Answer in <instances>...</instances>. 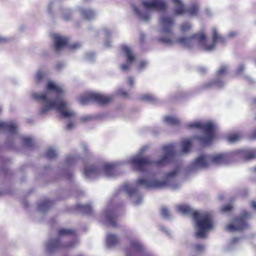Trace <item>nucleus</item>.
Listing matches in <instances>:
<instances>
[{"instance_id":"1","label":"nucleus","mask_w":256,"mask_h":256,"mask_svg":"<svg viewBox=\"0 0 256 256\" xmlns=\"http://www.w3.org/2000/svg\"><path fill=\"white\" fill-rule=\"evenodd\" d=\"M180 170L179 167H176L172 171L166 174L162 180L156 178L152 172H146L142 178H139L136 180L135 186L126 183L119 188L118 194L123 192L130 198L134 205L138 206L142 202V197L140 193V188L142 187L149 190L164 188H170L173 190H176L180 188V184L176 180V177Z\"/></svg>"},{"instance_id":"2","label":"nucleus","mask_w":256,"mask_h":256,"mask_svg":"<svg viewBox=\"0 0 256 256\" xmlns=\"http://www.w3.org/2000/svg\"><path fill=\"white\" fill-rule=\"evenodd\" d=\"M65 90L52 82H48L46 90L40 93L32 92V98L40 102L42 108L39 111L40 116H44L52 108H55L64 118H68L75 116L70 110L68 104L62 100Z\"/></svg>"},{"instance_id":"3","label":"nucleus","mask_w":256,"mask_h":256,"mask_svg":"<svg viewBox=\"0 0 256 256\" xmlns=\"http://www.w3.org/2000/svg\"><path fill=\"white\" fill-rule=\"evenodd\" d=\"M174 24L173 18L166 14L160 16V28L158 32L162 36L158 38V42L166 44H178L186 48H190L198 43L203 49V44L206 40V36L204 34L198 32L188 37L176 38L172 30Z\"/></svg>"},{"instance_id":"4","label":"nucleus","mask_w":256,"mask_h":256,"mask_svg":"<svg viewBox=\"0 0 256 256\" xmlns=\"http://www.w3.org/2000/svg\"><path fill=\"white\" fill-rule=\"evenodd\" d=\"M177 211L184 214L192 215L198 228L195 234L197 238H204L206 236L207 232L213 228L212 214L208 212L194 211L188 204L178 205Z\"/></svg>"},{"instance_id":"5","label":"nucleus","mask_w":256,"mask_h":256,"mask_svg":"<svg viewBox=\"0 0 256 256\" xmlns=\"http://www.w3.org/2000/svg\"><path fill=\"white\" fill-rule=\"evenodd\" d=\"M148 148L147 146H142L139 150L138 154L133 156L130 160V162L138 171H144V168L152 164H155L157 166H164L170 163L174 157V145L172 144L162 146L164 154L160 158L156 161H152L148 156H141Z\"/></svg>"},{"instance_id":"6","label":"nucleus","mask_w":256,"mask_h":256,"mask_svg":"<svg viewBox=\"0 0 256 256\" xmlns=\"http://www.w3.org/2000/svg\"><path fill=\"white\" fill-rule=\"evenodd\" d=\"M209 165L229 164L232 160L240 158L244 161L256 158V148H242L234 150L229 153L207 155Z\"/></svg>"},{"instance_id":"7","label":"nucleus","mask_w":256,"mask_h":256,"mask_svg":"<svg viewBox=\"0 0 256 256\" xmlns=\"http://www.w3.org/2000/svg\"><path fill=\"white\" fill-rule=\"evenodd\" d=\"M140 3L146 10H141L134 4H132V6L134 13L138 19L144 22H148L151 18L148 10L154 9L165 11L167 8V4L164 0H152L149 2L142 0Z\"/></svg>"},{"instance_id":"8","label":"nucleus","mask_w":256,"mask_h":256,"mask_svg":"<svg viewBox=\"0 0 256 256\" xmlns=\"http://www.w3.org/2000/svg\"><path fill=\"white\" fill-rule=\"evenodd\" d=\"M116 162L104 164L96 163L88 164L84 168V174L86 178L90 180H94L99 176H104L108 178L114 176L113 172Z\"/></svg>"},{"instance_id":"9","label":"nucleus","mask_w":256,"mask_h":256,"mask_svg":"<svg viewBox=\"0 0 256 256\" xmlns=\"http://www.w3.org/2000/svg\"><path fill=\"white\" fill-rule=\"evenodd\" d=\"M186 126L190 129H200L204 131L205 134L204 136H196V138L203 146L209 145L214 137V132L216 128V126L212 122H208L204 124L194 122L188 124Z\"/></svg>"},{"instance_id":"10","label":"nucleus","mask_w":256,"mask_h":256,"mask_svg":"<svg viewBox=\"0 0 256 256\" xmlns=\"http://www.w3.org/2000/svg\"><path fill=\"white\" fill-rule=\"evenodd\" d=\"M0 130L8 133L6 144L8 148H12L14 140L19 136L17 133L16 123L12 120L6 122H0Z\"/></svg>"},{"instance_id":"11","label":"nucleus","mask_w":256,"mask_h":256,"mask_svg":"<svg viewBox=\"0 0 256 256\" xmlns=\"http://www.w3.org/2000/svg\"><path fill=\"white\" fill-rule=\"evenodd\" d=\"M112 99V96H107L96 92H90L80 96L78 101L82 105H86L90 102H95L100 104H105L111 102Z\"/></svg>"},{"instance_id":"12","label":"nucleus","mask_w":256,"mask_h":256,"mask_svg":"<svg viewBox=\"0 0 256 256\" xmlns=\"http://www.w3.org/2000/svg\"><path fill=\"white\" fill-rule=\"evenodd\" d=\"M228 69V66L227 65H221L217 71L215 79L202 86V90H208L212 88L218 89L222 88L225 85V82L222 80V77L226 74Z\"/></svg>"},{"instance_id":"13","label":"nucleus","mask_w":256,"mask_h":256,"mask_svg":"<svg viewBox=\"0 0 256 256\" xmlns=\"http://www.w3.org/2000/svg\"><path fill=\"white\" fill-rule=\"evenodd\" d=\"M76 244V241L70 242L68 244H64L60 238H50L46 242L45 247L47 253L51 254L63 248L74 247Z\"/></svg>"},{"instance_id":"14","label":"nucleus","mask_w":256,"mask_h":256,"mask_svg":"<svg viewBox=\"0 0 256 256\" xmlns=\"http://www.w3.org/2000/svg\"><path fill=\"white\" fill-rule=\"evenodd\" d=\"M251 214L246 210H243L241 216L234 218L231 224L226 226L228 230L234 232L236 230L242 231L248 228L246 219L250 218Z\"/></svg>"},{"instance_id":"15","label":"nucleus","mask_w":256,"mask_h":256,"mask_svg":"<svg viewBox=\"0 0 256 256\" xmlns=\"http://www.w3.org/2000/svg\"><path fill=\"white\" fill-rule=\"evenodd\" d=\"M130 244V248L126 249L127 256H132L134 254H138L140 256H154L152 254L146 250L143 244L138 240H132Z\"/></svg>"},{"instance_id":"16","label":"nucleus","mask_w":256,"mask_h":256,"mask_svg":"<svg viewBox=\"0 0 256 256\" xmlns=\"http://www.w3.org/2000/svg\"><path fill=\"white\" fill-rule=\"evenodd\" d=\"M207 155H202L196 158L187 168L188 173H194L205 170L209 166Z\"/></svg>"},{"instance_id":"17","label":"nucleus","mask_w":256,"mask_h":256,"mask_svg":"<svg viewBox=\"0 0 256 256\" xmlns=\"http://www.w3.org/2000/svg\"><path fill=\"white\" fill-rule=\"evenodd\" d=\"M212 42L210 44H207L206 43V40L203 44V50L210 52L212 51L216 48V43H220L222 44H226V41L224 37L220 34L216 28H212Z\"/></svg>"},{"instance_id":"18","label":"nucleus","mask_w":256,"mask_h":256,"mask_svg":"<svg viewBox=\"0 0 256 256\" xmlns=\"http://www.w3.org/2000/svg\"><path fill=\"white\" fill-rule=\"evenodd\" d=\"M106 222L112 227L118 226V214L112 205L111 201L109 202L104 212Z\"/></svg>"},{"instance_id":"19","label":"nucleus","mask_w":256,"mask_h":256,"mask_svg":"<svg viewBox=\"0 0 256 256\" xmlns=\"http://www.w3.org/2000/svg\"><path fill=\"white\" fill-rule=\"evenodd\" d=\"M79 155H68L66 156L64 163V170H62V174L65 178L68 180H73L74 175L72 172L68 169V167L74 164L77 160L80 159Z\"/></svg>"},{"instance_id":"20","label":"nucleus","mask_w":256,"mask_h":256,"mask_svg":"<svg viewBox=\"0 0 256 256\" xmlns=\"http://www.w3.org/2000/svg\"><path fill=\"white\" fill-rule=\"evenodd\" d=\"M122 50L123 54L126 58L127 62L122 64L120 68L122 70L127 71L130 69L131 64L136 60V57L130 48L126 45L122 46Z\"/></svg>"},{"instance_id":"21","label":"nucleus","mask_w":256,"mask_h":256,"mask_svg":"<svg viewBox=\"0 0 256 256\" xmlns=\"http://www.w3.org/2000/svg\"><path fill=\"white\" fill-rule=\"evenodd\" d=\"M53 38L54 42V50L56 53H58L60 51L67 46L68 39L66 37L57 34H54Z\"/></svg>"},{"instance_id":"22","label":"nucleus","mask_w":256,"mask_h":256,"mask_svg":"<svg viewBox=\"0 0 256 256\" xmlns=\"http://www.w3.org/2000/svg\"><path fill=\"white\" fill-rule=\"evenodd\" d=\"M78 10L82 18L87 21H91L96 17V14L92 9L80 8Z\"/></svg>"},{"instance_id":"23","label":"nucleus","mask_w":256,"mask_h":256,"mask_svg":"<svg viewBox=\"0 0 256 256\" xmlns=\"http://www.w3.org/2000/svg\"><path fill=\"white\" fill-rule=\"evenodd\" d=\"M176 4L174 10V14L175 16H180L185 13V8L182 0H172Z\"/></svg>"},{"instance_id":"24","label":"nucleus","mask_w":256,"mask_h":256,"mask_svg":"<svg viewBox=\"0 0 256 256\" xmlns=\"http://www.w3.org/2000/svg\"><path fill=\"white\" fill-rule=\"evenodd\" d=\"M52 205V202L50 200H46L40 202L38 206V210L41 213L47 212Z\"/></svg>"},{"instance_id":"25","label":"nucleus","mask_w":256,"mask_h":256,"mask_svg":"<svg viewBox=\"0 0 256 256\" xmlns=\"http://www.w3.org/2000/svg\"><path fill=\"white\" fill-rule=\"evenodd\" d=\"M245 70V66L244 64H240L238 66L236 69V74L238 76H242L250 84H253L254 82V80H253L250 76L244 74H242V72Z\"/></svg>"},{"instance_id":"26","label":"nucleus","mask_w":256,"mask_h":256,"mask_svg":"<svg viewBox=\"0 0 256 256\" xmlns=\"http://www.w3.org/2000/svg\"><path fill=\"white\" fill-rule=\"evenodd\" d=\"M106 242L107 247L110 248L118 244V238L117 235L109 233L107 234Z\"/></svg>"},{"instance_id":"27","label":"nucleus","mask_w":256,"mask_h":256,"mask_svg":"<svg viewBox=\"0 0 256 256\" xmlns=\"http://www.w3.org/2000/svg\"><path fill=\"white\" fill-rule=\"evenodd\" d=\"M198 5L194 3L185 8V13L190 16H196L198 14Z\"/></svg>"},{"instance_id":"28","label":"nucleus","mask_w":256,"mask_h":256,"mask_svg":"<svg viewBox=\"0 0 256 256\" xmlns=\"http://www.w3.org/2000/svg\"><path fill=\"white\" fill-rule=\"evenodd\" d=\"M164 122L167 124L176 126L180 124V120L178 118L172 116H168L164 118Z\"/></svg>"},{"instance_id":"29","label":"nucleus","mask_w":256,"mask_h":256,"mask_svg":"<svg viewBox=\"0 0 256 256\" xmlns=\"http://www.w3.org/2000/svg\"><path fill=\"white\" fill-rule=\"evenodd\" d=\"M78 210L84 214H90L92 212V207L89 204H78L76 206Z\"/></svg>"},{"instance_id":"30","label":"nucleus","mask_w":256,"mask_h":256,"mask_svg":"<svg viewBox=\"0 0 256 256\" xmlns=\"http://www.w3.org/2000/svg\"><path fill=\"white\" fill-rule=\"evenodd\" d=\"M75 230L72 228H61L58 231V236L60 238L74 234Z\"/></svg>"},{"instance_id":"31","label":"nucleus","mask_w":256,"mask_h":256,"mask_svg":"<svg viewBox=\"0 0 256 256\" xmlns=\"http://www.w3.org/2000/svg\"><path fill=\"white\" fill-rule=\"evenodd\" d=\"M182 154H186L189 152L190 148L192 146V142L190 140H183L182 142Z\"/></svg>"},{"instance_id":"32","label":"nucleus","mask_w":256,"mask_h":256,"mask_svg":"<svg viewBox=\"0 0 256 256\" xmlns=\"http://www.w3.org/2000/svg\"><path fill=\"white\" fill-rule=\"evenodd\" d=\"M62 14L64 20H70L73 14V11L70 8H61Z\"/></svg>"},{"instance_id":"33","label":"nucleus","mask_w":256,"mask_h":256,"mask_svg":"<svg viewBox=\"0 0 256 256\" xmlns=\"http://www.w3.org/2000/svg\"><path fill=\"white\" fill-rule=\"evenodd\" d=\"M140 99L151 104H156L157 102L156 98L148 94L141 95Z\"/></svg>"},{"instance_id":"34","label":"nucleus","mask_w":256,"mask_h":256,"mask_svg":"<svg viewBox=\"0 0 256 256\" xmlns=\"http://www.w3.org/2000/svg\"><path fill=\"white\" fill-rule=\"evenodd\" d=\"M22 143L24 148L28 149H32L34 144L32 139L30 137H24L22 138Z\"/></svg>"},{"instance_id":"35","label":"nucleus","mask_w":256,"mask_h":256,"mask_svg":"<svg viewBox=\"0 0 256 256\" xmlns=\"http://www.w3.org/2000/svg\"><path fill=\"white\" fill-rule=\"evenodd\" d=\"M206 250V246L203 244H195L192 246V250L193 252L196 254H201Z\"/></svg>"},{"instance_id":"36","label":"nucleus","mask_w":256,"mask_h":256,"mask_svg":"<svg viewBox=\"0 0 256 256\" xmlns=\"http://www.w3.org/2000/svg\"><path fill=\"white\" fill-rule=\"evenodd\" d=\"M46 72H42V70L39 69L36 73L35 74V81L37 84L40 83L46 75Z\"/></svg>"},{"instance_id":"37","label":"nucleus","mask_w":256,"mask_h":256,"mask_svg":"<svg viewBox=\"0 0 256 256\" xmlns=\"http://www.w3.org/2000/svg\"><path fill=\"white\" fill-rule=\"evenodd\" d=\"M46 156L48 159H54L57 156L56 150L54 148H49L46 152Z\"/></svg>"},{"instance_id":"38","label":"nucleus","mask_w":256,"mask_h":256,"mask_svg":"<svg viewBox=\"0 0 256 256\" xmlns=\"http://www.w3.org/2000/svg\"><path fill=\"white\" fill-rule=\"evenodd\" d=\"M160 214L166 220H169L170 219V212L166 207H162L160 210Z\"/></svg>"},{"instance_id":"39","label":"nucleus","mask_w":256,"mask_h":256,"mask_svg":"<svg viewBox=\"0 0 256 256\" xmlns=\"http://www.w3.org/2000/svg\"><path fill=\"white\" fill-rule=\"evenodd\" d=\"M95 58V54L93 52H88L84 55V59L90 62H94Z\"/></svg>"},{"instance_id":"40","label":"nucleus","mask_w":256,"mask_h":256,"mask_svg":"<svg viewBox=\"0 0 256 256\" xmlns=\"http://www.w3.org/2000/svg\"><path fill=\"white\" fill-rule=\"evenodd\" d=\"M192 28V26L190 22H185L181 25L180 30L182 32H185L191 29Z\"/></svg>"},{"instance_id":"41","label":"nucleus","mask_w":256,"mask_h":256,"mask_svg":"<svg viewBox=\"0 0 256 256\" xmlns=\"http://www.w3.org/2000/svg\"><path fill=\"white\" fill-rule=\"evenodd\" d=\"M240 135L239 134H234L232 136H230L228 138V140L230 142L234 143L235 142H236L239 140L240 138Z\"/></svg>"},{"instance_id":"42","label":"nucleus","mask_w":256,"mask_h":256,"mask_svg":"<svg viewBox=\"0 0 256 256\" xmlns=\"http://www.w3.org/2000/svg\"><path fill=\"white\" fill-rule=\"evenodd\" d=\"M240 240V238H233L229 242L228 245V250H231L234 248V245L236 244L238 240Z\"/></svg>"},{"instance_id":"43","label":"nucleus","mask_w":256,"mask_h":256,"mask_svg":"<svg viewBox=\"0 0 256 256\" xmlns=\"http://www.w3.org/2000/svg\"><path fill=\"white\" fill-rule=\"evenodd\" d=\"M72 194L76 196H80L84 194V192L80 188L78 185H76L75 190H73Z\"/></svg>"},{"instance_id":"44","label":"nucleus","mask_w":256,"mask_h":256,"mask_svg":"<svg viewBox=\"0 0 256 256\" xmlns=\"http://www.w3.org/2000/svg\"><path fill=\"white\" fill-rule=\"evenodd\" d=\"M158 227H159V229L162 232H164L168 236L170 237L172 236L171 232L165 226L162 225V224H160Z\"/></svg>"},{"instance_id":"45","label":"nucleus","mask_w":256,"mask_h":256,"mask_svg":"<svg viewBox=\"0 0 256 256\" xmlns=\"http://www.w3.org/2000/svg\"><path fill=\"white\" fill-rule=\"evenodd\" d=\"M58 2V0H52V1H51L50 2V3L48 4V12L50 14L52 15V9L54 7V4Z\"/></svg>"},{"instance_id":"46","label":"nucleus","mask_w":256,"mask_h":256,"mask_svg":"<svg viewBox=\"0 0 256 256\" xmlns=\"http://www.w3.org/2000/svg\"><path fill=\"white\" fill-rule=\"evenodd\" d=\"M82 44L80 42H76L72 44L68 45V48L72 50H76L80 48Z\"/></svg>"},{"instance_id":"47","label":"nucleus","mask_w":256,"mask_h":256,"mask_svg":"<svg viewBox=\"0 0 256 256\" xmlns=\"http://www.w3.org/2000/svg\"><path fill=\"white\" fill-rule=\"evenodd\" d=\"M117 94L124 98H126L128 97V92L122 88H120L118 90Z\"/></svg>"},{"instance_id":"48","label":"nucleus","mask_w":256,"mask_h":256,"mask_svg":"<svg viewBox=\"0 0 256 256\" xmlns=\"http://www.w3.org/2000/svg\"><path fill=\"white\" fill-rule=\"evenodd\" d=\"M74 126V123L73 121L70 120L68 122L66 126L65 129L67 130H72Z\"/></svg>"},{"instance_id":"49","label":"nucleus","mask_w":256,"mask_h":256,"mask_svg":"<svg viewBox=\"0 0 256 256\" xmlns=\"http://www.w3.org/2000/svg\"><path fill=\"white\" fill-rule=\"evenodd\" d=\"M232 206L230 204H228V205L224 206L222 208L221 212H230L232 210Z\"/></svg>"},{"instance_id":"50","label":"nucleus","mask_w":256,"mask_h":256,"mask_svg":"<svg viewBox=\"0 0 256 256\" xmlns=\"http://www.w3.org/2000/svg\"><path fill=\"white\" fill-rule=\"evenodd\" d=\"M93 118V116L90 115H86L80 118V120L82 122H86Z\"/></svg>"},{"instance_id":"51","label":"nucleus","mask_w":256,"mask_h":256,"mask_svg":"<svg viewBox=\"0 0 256 256\" xmlns=\"http://www.w3.org/2000/svg\"><path fill=\"white\" fill-rule=\"evenodd\" d=\"M148 62L146 60L142 61L138 67V69L140 71L142 70L148 65Z\"/></svg>"},{"instance_id":"52","label":"nucleus","mask_w":256,"mask_h":256,"mask_svg":"<svg viewBox=\"0 0 256 256\" xmlns=\"http://www.w3.org/2000/svg\"><path fill=\"white\" fill-rule=\"evenodd\" d=\"M128 85L130 86H132L134 84V80L132 77V76L128 77Z\"/></svg>"},{"instance_id":"53","label":"nucleus","mask_w":256,"mask_h":256,"mask_svg":"<svg viewBox=\"0 0 256 256\" xmlns=\"http://www.w3.org/2000/svg\"><path fill=\"white\" fill-rule=\"evenodd\" d=\"M64 66V62H60L56 66V68L58 70H60Z\"/></svg>"},{"instance_id":"54","label":"nucleus","mask_w":256,"mask_h":256,"mask_svg":"<svg viewBox=\"0 0 256 256\" xmlns=\"http://www.w3.org/2000/svg\"><path fill=\"white\" fill-rule=\"evenodd\" d=\"M198 71L201 74H204L207 72V68L204 66H200L198 68Z\"/></svg>"},{"instance_id":"55","label":"nucleus","mask_w":256,"mask_h":256,"mask_svg":"<svg viewBox=\"0 0 256 256\" xmlns=\"http://www.w3.org/2000/svg\"><path fill=\"white\" fill-rule=\"evenodd\" d=\"M104 32L106 36L108 38H110V36H111L110 32L108 28H104Z\"/></svg>"},{"instance_id":"56","label":"nucleus","mask_w":256,"mask_h":256,"mask_svg":"<svg viewBox=\"0 0 256 256\" xmlns=\"http://www.w3.org/2000/svg\"><path fill=\"white\" fill-rule=\"evenodd\" d=\"M237 35L236 32H231L228 34V36L230 38H233Z\"/></svg>"},{"instance_id":"57","label":"nucleus","mask_w":256,"mask_h":256,"mask_svg":"<svg viewBox=\"0 0 256 256\" xmlns=\"http://www.w3.org/2000/svg\"><path fill=\"white\" fill-rule=\"evenodd\" d=\"M9 39L8 38L0 36V43H5L8 42Z\"/></svg>"},{"instance_id":"58","label":"nucleus","mask_w":256,"mask_h":256,"mask_svg":"<svg viewBox=\"0 0 256 256\" xmlns=\"http://www.w3.org/2000/svg\"><path fill=\"white\" fill-rule=\"evenodd\" d=\"M104 45H105V46L106 47V48L110 47V46H111V42H110V41L109 40L106 39V42H105V43H104Z\"/></svg>"},{"instance_id":"59","label":"nucleus","mask_w":256,"mask_h":256,"mask_svg":"<svg viewBox=\"0 0 256 256\" xmlns=\"http://www.w3.org/2000/svg\"><path fill=\"white\" fill-rule=\"evenodd\" d=\"M251 139H256V129L250 135Z\"/></svg>"},{"instance_id":"60","label":"nucleus","mask_w":256,"mask_h":256,"mask_svg":"<svg viewBox=\"0 0 256 256\" xmlns=\"http://www.w3.org/2000/svg\"><path fill=\"white\" fill-rule=\"evenodd\" d=\"M145 39V34L143 32L140 33V41L143 42Z\"/></svg>"},{"instance_id":"61","label":"nucleus","mask_w":256,"mask_h":256,"mask_svg":"<svg viewBox=\"0 0 256 256\" xmlns=\"http://www.w3.org/2000/svg\"><path fill=\"white\" fill-rule=\"evenodd\" d=\"M82 146L84 150V151L85 152H88V146L87 145L84 144V143H83L82 144Z\"/></svg>"},{"instance_id":"62","label":"nucleus","mask_w":256,"mask_h":256,"mask_svg":"<svg viewBox=\"0 0 256 256\" xmlns=\"http://www.w3.org/2000/svg\"><path fill=\"white\" fill-rule=\"evenodd\" d=\"M206 12L208 16H212V11L209 8H206Z\"/></svg>"},{"instance_id":"63","label":"nucleus","mask_w":256,"mask_h":256,"mask_svg":"<svg viewBox=\"0 0 256 256\" xmlns=\"http://www.w3.org/2000/svg\"><path fill=\"white\" fill-rule=\"evenodd\" d=\"M252 208L256 210V202L255 201H252L251 202Z\"/></svg>"},{"instance_id":"64","label":"nucleus","mask_w":256,"mask_h":256,"mask_svg":"<svg viewBox=\"0 0 256 256\" xmlns=\"http://www.w3.org/2000/svg\"><path fill=\"white\" fill-rule=\"evenodd\" d=\"M186 96V93L185 92H182L180 94V96L178 98V99L184 98Z\"/></svg>"}]
</instances>
